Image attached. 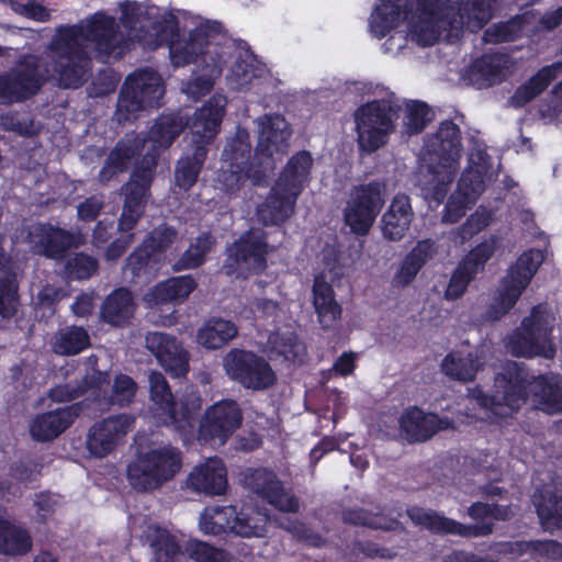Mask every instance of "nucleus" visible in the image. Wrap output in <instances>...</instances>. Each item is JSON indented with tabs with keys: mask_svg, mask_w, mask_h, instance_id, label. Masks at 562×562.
<instances>
[{
	"mask_svg": "<svg viewBox=\"0 0 562 562\" xmlns=\"http://www.w3.org/2000/svg\"><path fill=\"white\" fill-rule=\"evenodd\" d=\"M384 203V184L380 181L356 187L344 211L346 225L358 236L367 235Z\"/></svg>",
	"mask_w": 562,
	"mask_h": 562,
	"instance_id": "dca6fc26",
	"label": "nucleus"
},
{
	"mask_svg": "<svg viewBox=\"0 0 562 562\" xmlns=\"http://www.w3.org/2000/svg\"><path fill=\"white\" fill-rule=\"evenodd\" d=\"M90 77L91 82L87 87L90 98H102L113 93L122 78L121 72H97Z\"/></svg>",
	"mask_w": 562,
	"mask_h": 562,
	"instance_id": "680f3d73",
	"label": "nucleus"
},
{
	"mask_svg": "<svg viewBox=\"0 0 562 562\" xmlns=\"http://www.w3.org/2000/svg\"><path fill=\"white\" fill-rule=\"evenodd\" d=\"M268 519L266 509L251 504H244L240 508L235 506L232 533L243 538L263 537Z\"/></svg>",
	"mask_w": 562,
	"mask_h": 562,
	"instance_id": "c9c22d12",
	"label": "nucleus"
},
{
	"mask_svg": "<svg viewBox=\"0 0 562 562\" xmlns=\"http://www.w3.org/2000/svg\"><path fill=\"white\" fill-rule=\"evenodd\" d=\"M400 428L408 442H425L452 424L435 413H425L418 406H411L400 417Z\"/></svg>",
	"mask_w": 562,
	"mask_h": 562,
	"instance_id": "4be33fe9",
	"label": "nucleus"
},
{
	"mask_svg": "<svg viewBox=\"0 0 562 562\" xmlns=\"http://www.w3.org/2000/svg\"><path fill=\"white\" fill-rule=\"evenodd\" d=\"M165 92L166 86L160 72H130L116 103L117 122H130L147 108L161 106Z\"/></svg>",
	"mask_w": 562,
	"mask_h": 562,
	"instance_id": "9b49d317",
	"label": "nucleus"
},
{
	"mask_svg": "<svg viewBox=\"0 0 562 562\" xmlns=\"http://www.w3.org/2000/svg\"><path fill=\"white\" fill-rule=\"evenodd\" d=\"M428 167L438 172V168L458 169L463 150L460 127L452 120L442 121L438 130L425 142Z\"/></svg>",
	"mask_w": 562,
	"mask_h": 562,
	"instance_id": "6ab92c4d",
	"label": "nucleus"
},
{
	"mask_svg": "<svg viewBox=\"0 0 562 562\" xmlns=\"http://www.w3.org/2000/svg\"><path fill=\"white\" fill-rule=\"evenodd\" d=\"M20 304L19 284L14 271L0 274V317L12 318Z\"/></svg>",
	"mask_w": 562,
	"mask_h": 562,
	"instance_id": "09e8293b",
	"label": "nucleus"
},
{
	"mask_svg": "<svg viewBox=\"0 0 562 562\" xmlns=\"http://www.w3.org/2000/svg\"><path fill=\"white\" fill-rule=\"evenodd\" d=\"M35 246L38 254L47 259L61 261L69 250L78 247L77 235L52 223H41L35 227Z\"/></svg>",
	"mask_w": 562,
	"mask_h": 562,
	"instance_id": "393cba45",
	"label": "nucleus"
},
{
	"mask_svg": "<svg viewBox=\"0 0 562 562\" xmlns=\"http://www.w3.org/2000/svg\"><path fill=\"white\" fill-rule=\"evenodd\" d=\"M468 202L469 200L459 192L452 193L443 207L442 223H458L465 215Z\"/></svg>",
	"mask_w": 562,
	"mask_h": 562,
	"instance_id": "774afa93",
	"label": "nucleus"
},
{
	"mask_svg": "<svg viewBox=\"0 0 562 562\" xmlns=\"http://www.w3.org/2000/svg\"><path fill=\"white\" fill-rule=\"evenodd\" d=\"M121 10L127 35L120 31L113 16L100 11L76 25L58 27L49 44L52 58L57 59L63 70H86L92 67L93 59L102 64L117 60L130 42L137 40L150 48L167 43L172 65L186 67L204 54L215 31L210 24H201L188 37L177 38L178 25L172 13H160L156 7L136 2L122 3Z\"/></svg>",
	"mask_w": 562,
	"mask_h": 562,
	"instance_id": "f257e3e1",
	"label": "nucleus"
},
{
	"mask_svg": "<svg viewBox=\"0 0 562 562\" xmlns=\"http://www.w3.org/2000/svg\"><path fill=\"white\" fill-rule=\"evenodd\" d=\"M460 82L482 90L499 85L514 72H460Z\"/></svg>",
	"mask_w": 562,
	"mask_h": 562,
	"instance_id": "338daca9",
	"label": "nucleus"
},
{
	"mask_svg": "<svg viewBox=\"0 0 562 562\" xmlns=\"http://www.w3.org/2000/svg\"><path fill=\"white\" fill-rule=\"evenodd\" d=\"M137 392L136 382L127 374L120 373L114 378L112 385V402L121 407L128 406Z\"/></svg>",
	"mask_w": 562,
	"mask_h": 562,
	"instance_id": "0e129e2a",
	"label": "nucleus"
},
{
	"mask_svg": "<svg viewBox=\"0 0 562 562\" xmlns=\"http://www.w3.org/2000/svg\"><path fill=\"white\" fill-rule=\"evenodd\" d=\"M223 366L228 378L245 389L265 391L277 382L270 363L251 350L231 349L223 359Z\"/></svg>",
	"mask_w": 562,
	"mask_h": 562,
	"instance_id": "2eb2a0df",
	"label": "nucleus"
},
{
	"mask_svg": "<svg viewBox=\"0 0 562 562\" xmlns=\"http://www.w3.org/2000/svg\"><path fill=\"white\" fill-rule=\"evenodd\" d=\"M243 413L235 400H222L211 405L199 426V439L224 445L240 427Z\"/></svg>",
	"mask_w": 562,
	"mask_h": 562,
	"instance_id": "a211bd4d",
	"label": "nucleus"
},
{
	"mask_svg": "<svg viewBox=\"0 0 562 562\" xmlns=\"http://www.w3.org/2000/svg\"><path fill=\"white\" fill-rule=\"evenodd\" d=\"M401 105L391 99H374L361 104L355 112L358 144L367 153L384 146L395 131Z\"/></svg>",
	"mask_w": 562,
	"mask_h": 562,
	"instance_id": "1a4fd4ad",
	"label": "nucleus"
},
{
	"mask_svg": "<svg viewBox=\"0 0 562 562\" xmlns=\"http://www.w3.org/2000/svg\"><path fill=\"white\" fill-rule=\"evenodd\" d=\"M432 119L434 112L426 102L411 100L406 103L403 123L408 135L420 134Z\"/></svg>",
	"mask_w": 562,
	"mask_h": 562,
	"instance_id": "8fccbe9b",
	"label": "nucleus"
},
{
	"mask_svg": "<svg viewBox=\"0 0 562 562\" xmlns=\"http://www.w3.org/2000/svg\"><path fill=\"white\" fill-rule=\"evenodd\" d=\"M0 126L23 137H34L41 133V126L35 123L29 112L9 111L0 115Z\"/></svg>",
	"mask_w": 562,
	"mask_h": 562,
	"instance_id": "3c124183",
	"label": "nucleus"
},
{
	"mask_svg": "<svg viewBox=\"0 0 562 562\" xmlns=\"http://www.w3.org/2000/svg\"><path fill=\"white\" fill-rule=\"evenodd\" d=\"M238 335V327L233 321L210 317L198 329L196 341L207 350H217L229 344Z\"/></svg>",
	"mask_w": 562,
	"mask_h": 562,
	"instance_id": "72a5a7b5",
	"label": "nucleus"
},
{
	"mask_svg": "<svg viewBox=\"0 0 562 562\" xmlns=\"http://www.w3.org/2000/svg\"><path fill=\"white\" fill-rule=\"evenodd\" d=\"M189 125V119L181 111L162 112L150 126L147 138L155 147L169 148Z\"/></svg>",
	"mask_w": 562,
	"mask_h": 562,
	"instance_id": "2f4dec72",
	"label": "nucleus"
},
{
	"mask_svg": "<svg viewBox=\"0 0 562 562\" xmlns=\"http://www.w3.org/2000/svg\"><path fill=\"white\" fill-rule=\"evenodd\" d=\"M543 259L542 251L536 248L525 250L517 258L516 263L509 268L508 273L503 278L498 294L486 307L483 315L485 321H499L516 305Z\"/></svg>",
	"mask_w": 562,
	"mask_h": 562,
	"instance_id": "9d476101",
	"label": "nucleus"
},
{
	"mask_svg": "<svg viewBox=\"0 0 562 562\" xmlns=\"http://www.w3.org/2000/svg\"><path fill=\"white\" fill-rule=\"evenodd\" d=\"M149 397L153 416L160 425L172 426L181 434L193 429L202 408L199 394H188L178 404L166 376L159 371H153L149 374Z\"/></svg>",
	"mask_w": 562,
	"mask_h": 562,
	"instance_id": "39448f33",
	"label": "nucleus"
},
{
	"mask_svg": "<svg viewBox=\"0 0 562 562\" xmlns=\"http://www.w3.org/2000/svg\"><path fill=\"white\" fill-rule=\"evenodd\" d=\"M552 330L553 325L546 306L542 304L533 306L510 337L509 345L513 353L526 358L536 356L553 358L555 348L551 341Z\"/></svg>",
	"mask_w": 562,
	"mask_h": 562,
	"instance_id": "f8f14e48",
	"label": "nucleus"
},
{
	"mask_svg": "<svg viewBox=\"0 0 562 562\" xmlns=\"http://www.w3.org/2000/svg\"><path fill=\"white\" fill-rule=\"evenodd\" d=\"M188 486L198 493L215 496L227 490V470L224 462L215 457L196 465L187 477Z\"/></svg>",
	"mask_w": 562,
	"mask_h": 562,
	"instance_id": "a878e982",
	"label": "nucleus"
},
{
	"mask_svg": "<svg viewBox=\"0 0 562 562\" xmlns=\"http://www.w3.org/2000/svg\"><path fill=\"white\" fill-rule=\"evenodd\" d=\"M81 412L82 404L78 402L40 414L30 426L31 436L40 442L54 440L74 424Z\"/></svg>",
	"mask_w": 562,
	"mask_h": 562,
	"instance_id": "5701e85b",
	"label": "nucleus"
},
{
	"mask_svg": "<svg viewBox=\"0 0 562 562\" xmlns=\"http://www.w3.org/2000/svg\"><path fill=\"white\" fill-rule=\"evenodd\" d=\"M91 346L88 331L82 326H68L60 330L53 342V351L59 356H76Z\"/></svg>",
	"mask_w": 562,
	"mask_h": 562,
	"instance_id": "79ce46f5",
	"label": "nucleus"
},
{
	"mask_svg": "<svg viewBox=\"0 0 562 562\" xmlns=\"http://www.w3.org/2000/svg\"><path fill=\"white\" fill-rule=\"evenodd\" d=\"M413 216L409 196L406 194L395 195L381 220L383 237L391 241L401 240L408 231Z\"/></svg>",
	"mask_w": 562,
	"mask_h": 562,
	"instance_id": "c756f323",
	"label": "nucleus"
},
{
	"mask_svg": "<svg viewBox=\"0 0 562 562\" xmlns=\"http://www.w3.org/2000/svg\"><path fill=\"white\" fill-rule=\"evenodd\" d=\"M531 384L539 409L551 415L562 413V378L559 374L530 376L528 370L517 362L507 364L503 372L496 374L492 394L476 386L472 397L481 407L503 419L512 417L526 404Z\"/></svg>",
	"mask_w": 562,
	"mask_h": 562,
	"instance_id": "f03ea898",
	"label": "nucleus"
},
{
	"mask_svg": "<svg viewBox=\"0 0 562 562\" xmlns=\"http://www.w3.org/2000/svg\"><path fill=\"white\" fill-rule=\"evenodd\" d=\"M491 223V214L476 210L460 226L451 232V240L463 245L473 236L485 229Z\"/></svg>",
	"mask_w": 562,
	"mask_h": 562,
	"instance_id": "5fc2aeb1",
	"label": "nucleus"
},
{
	"mask_svg": "<svg viewBox=\"0 0 562 562\" xmlns=\"http://www.w3.org/2000/svg\"><path fill=\"white\" fill-rule=\"evenodd\" d=\"M524 18L515 16L506 22H499L485 30L483 40L486 43H503L516 40L522 31Z\"/></svg>",
	"mask_w": 562,
	"mask_h": 562,
	"instance_id": "4d7b16f0",
	"label": "nucleus"
},
{
	"mask_svg": "<svg viewBox=\"0 0 562 562\" xmlns=\"http://www.w3.org/2000/svg\"><path fill=\"white\" fill-rule=\"evenodd\" d=\"M510 552L529 554L532 562H555L562 560V543L551 539L516 541L510 544Z\"/></svg>",
	"mask_w": 562,
	"mask_h": 562,
	"instance_id": "ea45409f",
	"label": "nucleus"
},
{
	"mask_svg": "<svg viewBox=\"0 0 562 562\" xmlns=\"http://www.w3.org/2000/svg\"><path fill=\"white\" fill-rule=\"evenodd\" d=\"M491 18V8L484 2L465 0L457 7H443L440 0H418L415 11L406 14L407 37L420 46H430L443 32H447V40L452 41L463 27L476 32Z\"/></svg>",
	"mask_w": 562,
	"mask_h": 562,
	"instance_id": "7ed1b4c3",
	"label": "nucleus"
},
{
	"mask_svg": "<svg viewBox=\"0 0 562 562\" xmlns=\"http://www.w3.org/2000/svg\"><path fill=\"white\" fill-rule=\"evenodd\" d=\"M156 166V157H150V160L143 158L135 165L130 180L122 187L124 201L117 222L119 232L134 231L145 214Z\"/></svg>",
	"mask_w": 562,
	"mask_h": 562,
	"instance_id": "4468645a",
	"label": "nucleus"
},
{
	"mask_svg": "<svg viewBox=\"0 0 562 562\" xmlns=\"http://www.w3.org/2000/svg\"><path fill=\"white\" fill-rule=\"evenodd\" d=\"M440 367L441 371L451 380L470 382L477 373L479 362L471 353L462 356L459 352H449L442 359Z\"/></svg>",
	"mask_w": 562,
	"mask_h": 562,
	"instance_id": "a18cd8bd",
	"label": "nucleus"
},
{
	"mask_svg": "<svg viewBox=\"0 0 562 562\" xmlns=\"http://www.w3.org/2000/svg\"><path fill=\"white\" fill-rule=\"evenodd\" d=\"M181 467L182 452L180 449L165 445L139 453L127 465L126 476L135 491L150 492L171 481Z\"/></svg>",
	"mask_w": 562,
	"mask_h": 562,
	"instance_id": "423d86ee",
	"label": "nucleus"
},
{
	"mask_svg": "<svg viewBox=\"0 0 562 562\" xmlns=\"http://www.w3.org/2000/svg\"><path fill=\"white\" fill-rule=\"evenodd\" d=\"M13 103L23 102L38 93L46 78L41 72H11Z\"/></svg>",
	"mask_w": 562,
	"mask_h": 562,
	"instance_id": "603ef678",
	"label": "nucleus"
},
{
	"mask_svg": "<svg viewBox=\"0 0 562 562\" xmlns=\"http://www.w3.org/2000/svg\"><path fill=\"white\" fill-rule=\"evenodd\" d=\"M251 143L249 133L238 127L222 153V164L216 171L215 188L225 194L236 195L251 177Z\"/></svg>",
	"mask_w": 562,
	"mask_h": 562,
	"instance_id": "ddd939ff",
	"label": "nucleus"
},
{
	"mask_svg": "<svg viewBox=\"0 0 562 562\" xmlns=\"http://www.w3.org/2000/svg\"><path fill=\"white\" fill-rule=\"evenodd\" d=\"M406 514L414 525L437 536H459L470 539L488 536L494 529L492 521H485L490 518L491 508L488 503L483 502H474L468 507V516L476 521L473 525L462 524L434 509H425L416 505L408 507Z\"/></svg>",
	"mask_w": 562,
	"mask_h": 562,
	"instance_id": "0eeeda50",
	"label": "nucleus"
},
{
	"mask_svg": "<svg viewBox=\"0 0 562 562\" xmlns=\"http://www.w3.org/2000/svg\"><path fill=\"white\" fill-rule=\"evenodd\" d=\"M146 345L177 375L188 372V360L184 355L177 352L175 337L164 333H150L146 336Z\"/></svg>",
	"mask_w": 562,
	"mask_h": 562,
	"instance_id": "f704fd0d",
	"label": "nucleus"
},
{
	"mask_svg": "<svg viewBox=\"0 0 562 562\" xmlns=\"http://www.w3.org/2000/svg\"><path fill=\"white\" fill-rule=\"evenodd\" d=\"M290 133L286 121L280 115H265L259 121L256 153L272 157L288 145Z\"/></svg>",
	"mask_w": 562,
	"mask_h": 562,
	"instance_id": "7c9ffc66",
	"label": "nucleus"
},
{
	"mask_svg": "<svg viewBox=\"0 0 562 562\" xmlns=\"http://www.w3.org/2000/svg\"><path fill=\"white\" fill-rule=\"evenodd\" d=\"M243 483L249 492L281 512L296 513L299 510V499L293 494L285 492L283 483L272 470L248 469L244 474Z\"/></svg>",
	"mask_w": 562,
	"mask_h": 562,
	"instance_id": "aec40b11",
	"label": "nucleus"
},
{
	"mask_svg": "<svg viewBox=\"0 0 562 562\" xmlns=\"http://www.w3.org/2000/svg\"><path fill=\"white\" fill-rule=\"evenodd\" d=\"M533 505L546 530H562V481H553L538 488Z\"/></svg>",
	"mask_w": 562,
	"mask_h": 562,
	"instance_id": "bb28decb",
	"label": "nucleus"
},
{
	"mask_svg": "<svg viewBox=\"0 0 562 562\" xmlns=\"http://www.w3.org/2000/svg\"><path fill=\"white\" fill-rule=\"evenodd\" d=\"M270 344L271 352L282 357L284 360L294 362L300 355L301 344L293 333L276 335L273 338H270Z\"/></svg>",
	"mask_w": 562,
	"mask_h": 562,
	"instance_id": "69168bd1",
	"label": "nucleus"
},
{
	"mask_svg": "<svg viewBox=\"0 0 562 562\" xmlns=\"http://www.w3.org/2000/svg\"><path fill=\"white\" fill-rule=\"evenodd\" d=\"M177 232L173 227L162 225L155 227L150 231L143 243L153 250V254L159 259V256L164 254L176 239Z\"/></svg>",
	"mask_w": 562,
	"mask_h": 562,
	"instance_id": "052dcab7",
	"label": "nucleus"
},
{
	"mask_svg": "<svg viewBox=\"0 0 562 562\" xmlns=\"http://www.w3.org/2000/svg\"><path fill=\"white\" fill-rule=\"evenodd\" d=\"M260 66H262V63L257 59L248 47L243 45L223 49L217 54V59L213 64V68L218 70L258 69Z\"/></svg>",
	"mask_w": 562,
	"mask_h": 562,
	"instance_id": "c03bdc74",
	"label": "nucleus"
},
{
	"mask_svg": "<svg viewBox=\"0 0 562 562\" xmlns=\"http://www.w3.org/2000/svg\"><path fill=\"white\" fill-rule=\"evenodd\" d=\"M33 548L30 531L21 525L0 518V554L23 557Z\"/></svg>",
	"mask_w": 562,
	"mask_h": 562,
	"instance_id": "e433bc0d",
	"label": "nucleus"
},
{
	"mask_svg": "<svg viewBox=\"0 0 562 562\" xmlns=\"http://www.w3.org/2000/svg\"><path fill=\"white\" fill-rule=\"evenodd\" d=\"M235 506H215L201 515L200 526L204 533L220 536L232 532Z\"/></svg>",
	"mask_w": 562,
	"mask_h": 562,
	"instance_id": "de8ad7c7",
	"label": "nucleus"
},
{
	"mask_svg": "<svg viewBox=\"0 0 562 562\" xmlns=\"http://www.w3.org/2000/svg\"><path fill=\"white\" fill-rule=\"evenodd\" d=\"M207 151L206 146L196 145L191 155L178 160L175 169V184L179 189L189 191L196 183L206 160Z\"/></svg>",
	"mask_w": 562,
	"mask_h": 562,
	"instance_id": "4c0bfd02",
	"label": "nucleus"
},
{
	"mask_svg": "<svg viewBox=\"0 0 562 562\" xmlns=\"http://www.w3.org/2000/svg\"><path fill=\"white\" fill-rule=\"evenodd\" d=\"M497 248V238L491 236L485 239L462 257L457 267L451 273L445 297L449 301H454L461 297L469 284L476 278L480 272H483L488 260L494 256Z\"/></svg>",
	"mask_w": 562,
	"mask_h": 562,
	"instance_id": "f3484780",
	"label": "nucleus"
},
{
	"mask_svg": "<svg viewBox=\"0 0 562 562\" xmlns=\"http://www.w3.org/2000/svg\"><path fill=\"white\" fill-rule=\"evenodd\" d=\"M216 244V238L211 232L200 233L189 248L180 256L175 262L173 269L176 271L196 269L204 265L206 255L212 250Z\"/></svg>",
	"mask_w": 562,
	"mask_h": 562,
	"instance_id": "37998d69",
	"label": "nucleus"
},
{
	"mask_svg": "<svg viewBox=\"0 0 562 562\" xmlns=\"http://www.w3.org/2000/svg\"><path fill=\"white\" fill-rule=\"evenodd\" d=\"M150 548L155 562H186V549L183 550L177 538L165 528H155Z\"/></svg>",
	"mask_w": 562,
	"mask_h": 562,
	"instance_id": "a19ab883",
	"label": "nucleus"
},
{
	"mask_svg": "<svg viewBox=\"0 0 562 562\" xmlns=\"http://www.w3.org/2000/svg\"><path fill=\"white\" fill-rule=\"evenodd\" d=\"M98 269V259L85 252L75 254L65 263V274L70 280L90 279Z\"/></svg>",
	"mask_w": 562,
	"mask_h": 562,
	"instance_id": "6e6d98bb",
	"label": "nucleus"
},
{
	"mask_svg": "<svg viewBox=\"0 0 562 562\" xmlns=\"http://www.w3.org/2000/svg\"><path fill=\"white\" fill-rule=\"evenodd\" d=\"M313 306L317 321L324 330L331 329L341 318L342 307L336 300L331 283L323 273L316 274L312 288Z\"/></svg>",
	"mask_w": 562,
	"mask_h": 562,
	"instance_id": "cd10ccee",
	"label": "nucleus"
},
{
	"mask_svg": "<svg viewBox=\"0 0 562 562\" xmlns=\"http://www.w3.org/2000/svg\"><path fill=\"white\" fill-rule=\"evenodd\" d=\"M558 72H535L528 81L519 86L509 98V104L516 109L525 106L540 95L557 78Z\"/></svg>",
	"mask_w": 562,
	"mask_h": 562,
	"instance_id": "49530a36",
	"label": "nucleus"
},
{
	"mask_svg": "<svg viewBox=\"0 0 562 562\" xmlns=\"http://www.w3.org/2000/svg\"><path fill=\"white\" fill-rule=\"evenodd\" d=\"M146 137L138 134H126L121 138L106 156L110 166L116 170L126 172L132 159L140 155L144 149Z\"/></svg>",
	"mask_w": 562,
	"mask_h": 562,
	"instance_id": "58836bf2",
	"label": "nucleus"
},
{
	"mask_svg": "<svg viewBox=\"0 0 562 562\" xmlns=\"http://www.w3.org/2000/svg\"><path fill=\"white\" fill-rule=\"evenodd\" d=\"M313 158L301 150L286 162L271 187L265 202L258 206V220L266 226L281 225L294 213L296 201L311 179Z\"/></svg>",
	"mask_w": 562,
	"mask_h": 562,
	"instance_id": "20e7f679",
	"label": "nucleus"
},
{
	"mask_svg": "<svg viewBox=\"0 0 562 562\" xmlns=\"http://www.w3.org/2000/svg\"><path fill=\"white\" fill-rule=\"evenodd\" d=\"M342 520L346 524L363 526L371 529L389 530L391 527L380 514H373L364 508H348L342 512Z\"/></svg>",
	"mask_w": 562,
	"mask_h": 562,
	"instance_id": "13d9d810",
	"label": "nucleus"
},
{
	"mask_svg": "<svg viewBox=\"0 0 562 562\" xmlns=\"http://www.w3.org/2000/svg\"><path fill=\"white\" fill-rule=\"evenodd\" d=\"M158 258L143 241L127 256L124 269L130 271L132 277H140L151 263H157Z\"/></svg>",
	"mask_w": 562,
	"mask_h": 562,
	"instance_id": "bf43d9fd",
	"label": "nucleus"
},
{
	"mask_svg": "<svg viewBox=\"0 0 562 562\" xmlns=\"http://www.w3.org/2000/svg\"><path fill=\"white\" fill-rule=\"evenodd\" d=\"M269 251L268 233L250 227L226 246L223 270L228 277L241 279L259 276L268 268Z\"/></svg>",
	"mask_w": 562,
	"mask_h": 562,
	"instance_id": "6e6552de",
	"label": "nucleus"
},
{
	"mask_svg": "<svg viewBox=\"0 0 562 562\" xmlns=\"http://www.w3.org/2000/svg\"><path fill=\"white\" fill-rule=\"evenodd\" d=\"M186 552L193 562H232L233 560L232 554L225 549L196 539L187 542Z\"/></svg>",
	"mask_w": 562,
	"mask_h": 562,
	"instance_id": "864d4df0",
	"label": "nucleus"
},
{
	"mask_svg": "<svg viewBox=\"0 0 562 562\" xmlns=\"http://www.w3.org/2000/svg\"><path fill=\"white\" fill-rule=\"evenodd\" d=\"M227 98L213 94L201 108L196 109L192 119V132L199 145L211 144L220 133L226 113Z\"/></svg>",
	"mask_w": 562,
	"mask_h": 562,
	"instance_id": "b1692460",
	"label": "nucleus"
},
{
	"mask_svg": "<svg viewBox=\"0 0 562 562\" xmlns=\"http://www.w3.org/2000/svg\"><path fill=\"white\" fill-rule=\"evenodd\" d=\"M135 423L130 414H117L103 418L89 429L87 435V449L98 458L111 453L117 442L127 434Z\"/></svg>",
	"mask_w": 562,
	"mask_h": 562,
	"instance_id": "412c9836",
	"label": "nucleus"
},
{
	"mask_svg": "<svg viewBox=\"0 0 562 562\" xmlns=\"http://www.w3.org/2000/svg\"><path fill=\"white\" fill-rule=\"evenodd\" d=\"M413 3L408 0H381L371 15L370 31L376 37H383L395 27L403 14H411Z\"/></svg>",
	"mask_w": 562,
	"mask_h": 562,
	"instance_id": "473e14b6",
	"label": "nucleus"
},
{
	"mask_svg": "<svg viewBox=\"0 0 562 562\" xmlns=\"http://www.w3.org/2000/svg\"><path fill=\"white\" fill-rule=\"evenodd\" d=\"M484 189L485 184L482 172L469 168L461 173L456 191L468 200H475L484 192Z\"/></svg>",
	"mask_w": 562,
	"mask_h": 562,
	"instance_id": "e2e57ef3",
	"label": "nucleus"
},
{
	"mask_svg": "<svg viewBox=\"0 0 562 562\" xmlns=\"http://www.w3.org/2000/svg\"><path fill=\"white\" fill-rule=\"evenodd\" d=\"M136 304L127 288L114 289L105 296L100 307V319L113 327L122 328L134 317Z\"/></svg>",
	"mask_w": 562,
	"mask_h": 562,
	"instance_id": "c85d7f7f",
	"label": "nucleus"
}]
</instances>
